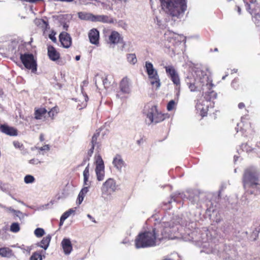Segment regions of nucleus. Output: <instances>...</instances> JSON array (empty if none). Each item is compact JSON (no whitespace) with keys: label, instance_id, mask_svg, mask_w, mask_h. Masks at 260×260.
I'll return each mask as SVG.
<instances>
[{"label":"nucleus","instance_id":"4c0bfd02","mask_svg":"<svg viewBox=\"0 0 260 260\" xmlns=\"http://www.w3.org/2000/svg\"><path fill=\"white\" fill-rule=\"evenodd\" d=\"M13 144L15 148L16 149H19L22 150L24 148L23 144L18 141H14L13 142Z\"/></svg>","mask_w":260,"mask_h":260},{"label":"nucleus","instance_id":"473e14b6","mask_svg":"<svg viewBox=\"0 0 260 260\" xmlns=\"http://www.w3.org/2000/svg\"><path fill=\"white\" fill-rule=\"evenodd\" d=\"M34 233L36 237H41L44 235L45 231L42 228H37L35 230Z\"/></svg>","mask_w":260,"mask_h":260},{"label":"nucleus","instance_id":"c85d7f7f","mask_svg":"<svg viewBox=\"0 0 260 260\" xmlns=\"http://www.w3.org/2000/svg\"><path fill=\"white\" fill-rule=\"evenodd\" d=\"M95 164L96 167H104V161L100 155H98L95 157Z\"/></svg>","mask_w":260,"mask_h":260},{"label":"nucleus","instance_id":"bf43d9fd","mask_svg":"<svg viewBox=\"0 0 260 260\" xmlns=\"http://www.w3.org/2000/svg\"><path fill=\"white\" fill-rule=\"evenodd\" d=\"M116 96H117V98H121L120 94L119 93V92H118V93L116 94Z\"/></svg>","mask_w":260,"mask_h":260},{"label":"nucleus","instance_id":"f257e3e1","mask_svg":"<svg viewBox=\"0 0 260 260\" xmlns=\"http://www.w3.org/2000/svg\"><path fill=\"white\" fill-rule=\"evenodd\" d=\"M167 237L164 226L155 228L152 231L139 233L135 240V246L137 248L154 247Z\"/></svg>","mask_w":260,"mask_h":260},{"label":"nucleus","instance_id":"a878e982","mask_svg":"<svg viewBox=\"0 0 260 260\" xmlns=\"http://www.w3.org/2000/svg\"><path fill=\"white\" fill-rule=\"evenodd\" d=\"M149 80L150 81L151 84L152 86H155L156 88H158L160 87V82L158 75L152 77L151 78L149 79Z\"/></svg>","mask_w":260,"mask_h":260},{"label":"nucleus","instance_id":"e433bc0d","mask_svg":"<svg viewBox=\"0 0 260 260\" xmlns=\"http://www.w3.org/2000/svg\"><path fill=\"white\" fill-rule=\"evenodd\" d=\"M57 113V108L56 107H54L52 108L48 112V114L50 117L52 119H54V117L55 114Z\"/></svg>","mask_w":260,"mask_h":260},{"label":"nucleus","instance_id":"aec40b11","mask_svg":"<svg viewBox=\"0 0 260 260\" xmlns=\"http://www.w3.org/2000/svg\"><path fill=\"white\" fill-rule=\"evenodd\" d=\"M36 24L42 29L44 32L50 28L48 22L42 19H37L36 20Z\"/></svg>","mask_w":260,"mask_h":260},{"label":"nucleus","instance_id":"a18cd8bd","mask_svg":"<svg viewBox=\"0 0 260 260\" xmlns=\"http://www.w3.org/2000/svg\"><path fill=\"white\" fill-rule=\"evenodd\" d=\"M29 162L32 165H37L40 162L38 159L33 158L29 160Z\"/></svg>","mask_w":260,"mask_h":260},{"label":"nucleus","instance_id":"412c9836","mask_svg":"<svg viewBox=\"0 0 260 260\" xmlns=\"http://www.w3.org/2000/svg\"><path fill=\"white\" fill-rule=\"evenodd\" d=\"M0 255L2 257H10L13 255V251L9 247L0 248Z\"/></svg>","mask_w":260,"mask_h":260},{"label":"nucleus","instance_id":"c756f323","mask_svg":"<svg viewBox=\"0 0 260 260\" xmlns=\"http://www.w3.org/2000/svg\"><path fill=\"white\" fill-rule=\"evenodd\" d=\"M30 260H42L41 253L38 251L34 252L30 257Z\"/></svg>","mask_w":260,"mask_h":260},{"label":"nucleus","instance_id":"37998d69","mask_svg":"<svg viewBox=\"0 0 260 260\" xmlns=\"http://www.w3.org/2000/svg\"><path fill=\"white\" fill-rule=\"evenodd\" d=\"M84 196L83 194H80V193L78 194V199H77V202L79 204H80L83 199H84Z\"/></svg>","mask_w":260,"mask_h":260},{"label":"nucleus","instance_id":"a19ab883","mask_svg":"<svg viewBox=\"0 0 260 260\" xmlns=\"http://www.w3.org/2000/svg\"><path fill=\"white\" fill-rule=\"evenodd\" d=\"M56 35V32H55L54 30H52L51 33L49 35V38L50 40H52V41L54 43H56L57 39L55 37Z\"/></svg>","mask_w":260,"mask_h":260},{"label":"nucleus","instance_id":"49530a36","mask_svg":"<svg viewBox=\"0 0 260 260\" xmlns=\"http://www.w3.org/2000/svg\"><path fill=\"white\" fill-rule=\"evenodd\" d=\"M147 75L148 76L149 79L155 77V76L158 75L157 71L154 72V73H148Z\"/></svg>","mask_w":260,"mask_h":260},{"label":"nucleus","instance_id":"6e6552de","mask_svg":"<svg viewBox=\"0 0 260 260\" xmlns=\"http://www.w3.org/2000/svg\"><path fill=\"white\" fill-rule=\"evenodd\" d=\"M59 41L64 48H69L72 45V38L66 31H62L59 35Z\"/></svg>","mask_w":260,"mask_h":260},{"label":"nucleus","instance_id":"2f4dec72","mask_svg":"<svg viewBox=\"0 0 260 260\" xmlns=\"http://www.w3.org/2000/svg\"><path fill=\"white\" fill-rule=\"evenodd\" d=\"M10 230L14 233H17L20 230L19 224L17 222L12 223L10 226Z\"/></svg>","mask_w":260,"mask_h":260},{"label":"nucleus","instance_id":"09e8293b","mask_svg":"<svg viewBox=\"0 0 260 260\" xmlns=\"http://www.w3.org/2000/svg\"><path fill=\"white\" fill-rule=\"evenodd\" d=\"M50 149V147L48 145H46L43 147H42L40 148V150L41 151L43 150H49Z\"/></svg>","mask_w":260,"mask_h":260},{"label":"nucleus","instance_id":"79ce46f5","mask_svg":"<svg viewBox=\"0 0 260 260\" xmlns=\"http://www.w3.org/2000/svg\"><path fill=\"white\" fill-rule=\"evenodd\" d=\"M87 186L84 187L81 190V191L79 192L80 194H83L85 196V194L88 191V187L89 186Z\"/></svg>","mask_w":260,"mask_h":260},{"label":"nucleus","instance_id":"72a5a7b5","mask_svg":"<svg viewBox=\"0 0 260 260\" xmlns=\"http://www.w3.org/2000/svg\"><path fill=\"white\" fill-rule=\"evenodd\" d=\"M176 104L174 100H171L168 104L167 106V109L168 111L173 110L176 106Z\"/></svg>","mask_w":260,"mask_h":260},{"label":"nucleus","instance_id":"393cba45","mask_svg":"<svg viewBox=\"0 0 260 260\" xmlns=\"http://www.w3.org/2000/svg\"><path fill=\"white\" fill-rule=\"evenodd\" d=\"M83 177H84V184L85 185L89 186L90 182L89 181V165H88L83 171Z\"/></svg>","mask_w":260,"mask_h":260},{"label":"nucleus","instance_id":"c03bdc74","mask_svg":"<svg viewBox=\"0 0 260 260\" xmlns=\"http://www.w3.org/2000/svg\"><path fill=\"white\" fill-rule=\"evenodd\" d=\"M94 147L95 146H91V148H90V149L88 151V152H87V155L89 157H91L93 153V150H94Z\"/></svg>","mask_w":260,"mask_h":260},{"label":"nucleus","instance_id":"ea45409f","mask_svg":"<svg viewBox=\"0 0 260 260\" xmlns=\"http://www.w3.org/2000/svg\"><path fill=\"white\" fill-rule=\"evenodd\" d=\"M103 83L105 88H109L111 85V83L109 81L107 77H105L103 79Z\"/></svg>","mask_w":260,"mask_h":260},{"label":"nucleus","instance_id":"ddd939ff","mask_svg":"<svg viewBox=\"0 0 260 260\" xmlns=\"http://www.w3.org/2000/svg\"><path fill=\"white\" fill-rule=\"evenodd\" d=\"M123 42V37L117 31L113 30L108 37V43L110 44H117Z\"/></svg>","mask_w":260,"mask_h":260},{"label":"nucleus","instance_id":"f704fd0d","mask_svg":"<svg viewBox=\"0 0 260 260\" xmlns=\"http://www.w3.org/2000/svg\"><path fill=\"white\" fill-rule=\"evenodd\" d=\"M186 82L191 91H196L197 90L198 87L196 85L194 82H190L186 80Z\"/></svg>","mask_w":260,"mask_h":260},{"label":"nucleus","instance_id":"6e6d98bb","mask_svg":"<svg viewBox=\"0 0 260 260\" xmlns=\"http://www.w3.org/2000/svg\"><path fill=\"white\" fill-rule=\"evenodd\" d=\"M80 59V55L76 56V57H75L76 60H77V61L79 60Z\"/></svg>","mask_w":260,"mask_h":260},{"label":"nucleus","instance_id":"680f3d73","mask_svg":"<svg viewBox=\"0 0 260 260\" xmlns=\"http://www.w3.org/2000/svg\"><path fill=\"white\" fill-rule=\"evenodd\" d=\"M87 216H88V217H89L90 219H91V218H92L91 216L90 215H89V214H88V215H87Z\"/></svg>","mask_w":260,"mask_h":260},{"label":"nucleus","instance_id":"7c9ffc66","mask_svg":"<svg viewBox=\"0 0 260 260\" xmlns=\"http://www.w3.org/2000/svg\"><path fill=\"white\" fill-rule=\"evenodd\" d=\"M100 135V132H96L94 134V135L92 137L91 141V145L92 146H95L97 144L98 138L99 137Z\"/></svg>","mask_w":260,"mask_h":260},{"label":"nucleus","instance_id":"e2e57ef3","mask_svg":"<svg viewBox=\"0 0 260 260\" xmlns=\"http://www.w3.org/2000/svg\"><path fill=\"white\" fill-rule=\"evenodd\" d=\"M64 221H61V220H60V225H61L63 224Z\"/></svg>","mask_w":260,"mask_h":260},{"label":"nucleus","instance_id":"20e7f679","mask_svg":"<svg viewBox=\"0 0 260 260\" xmlns=\"http://www.w3.org/2000/svg\"><path fill=\"white\" fill-rule=\"evenodd\" d=\"M118 185L113 178H108L103 183L101 187V191L103 196H109L117 190Z\"/></svg>","mask_w":260,"mask_h":260},{"label":"nucleus","instance_id":"5fc2aeb1","mask_svg":"<svg viewBox=\"0 0 260 260\" xmlns=\"http://www.w3.org/2000/svg\"><path fill=\"white\" fill-rule=\"evenodd\" d=\"M63 28H64L66 30H68V29L69 26H68V25H67L66 23H64V24H63Z\"/></svg>","mask_w":260,"mask_h":260},{"label":"nucleus","instance_id":"8fccbe9b","mask_svg":"<svg viewBox=\"0 0 260 260\" xmlns=\"http://www.w3.org/2000/svg\"><path fill=\"white\" fill-rule=\"evenodd\" d=\"M238 107L240 109H243L245 107V104L243 102L239 103Z\"/></svg>","mask_w":260,"mask_h":260},{"label":"nucleus","instance_id":"f8f14e48","mask_svg":"<svg viewBox=\"0 0 260 260\" xmlns=\"http://www.w3.org/2000/svg\"><path fill=\"white\" fill-rule=\"evenodd\" d=\"M0 131L7 135L10 136H17L18 134L17 128L10 126L7 124L0 125Z\"/></svg>","mask_w":260,"mask_h":260},{"label":"nucleus","instance_id":"de8ad7c7","mask_svg":"<svg viewBox=\"0 0 260 260\" xmlns=\"http://www.w3.org/2000/svg\"><path fill=\"white\" fill-rule=\"evenodd\" d=\"M207 111L206 109H202L201 111V115L202 117L206 116H207Z\"/></svg>","mask_w":260,"mask_h":260},{"label":"nucleus","instance_id":"2eb2a0df","mask_svg":"<svg viewBox=\"0 0 260 260\" xmlns=\"http://www.w3.org/2000/svg\"><path fill=\"white\" fill-rule=\"evenodd\" d=\"M47 54L49 59L52 61H56L60 57L59 52L52 45L48 46Z\"/></svg>","mask_w":260,"mask_h":260},{"label":"nucleus","instance_id":"4468645a","mask_svg":"<svg viewBox=\"0 0 260 260\" xmlns=\"http://www.w3.org/2000/svg\"><path fill=\"white\" fill-rule=\"evenodd\" d=\"M88 38L91 44L95 45L99 44L100 32L96 28H92L89 31Z\"/></svg>","mask_w":260,"mask_h":260},{"label":"nucleus","instance_id":"423d86ee","mask_svg":"<svg viewBox=\"0 0 260 260\" xmlns=\"http://www.w3.org/2000/svg\"><path fill=\"white\" fill-rule=\"evenodd\" d=\"M164 36L165 39L172 43L173 46L180 44L184 39L183 36L176 34L170 30H168Z\"/></svg>","mask_w":260,"mask_h":260},{"label":"nucleus","instance_id":"dca6fc26","mask_svg":"<svg viewBox=\"0 0 260 260\" xmlns=\"http://www.w3.org/2000/svg\"><path fill=\"white\" fill-rule=\"evenodd\" d=\"M114 166L118 170H121V169L125 167L126 164L123 160L121 155L117 154L114 157L113 162Z\"/></svg>","mask_w":260,"mask_h":260},{"label":"nucleus","instance_id":"0eeeda50","mask_svg":"<svg viewBox=\"0 0 260 260\" xmlns=\"http://www.w3.org/2000/svg\"><path fill=\"white\" fill-rule=\"evenodd\" d=\"M149 111L147 114V117L151 122H159L163 120L162 115L158 113L157 107L155 105L148 106Z\"/></svg>","mask_w":260,"mask_h":260},{"label":"nucleus","instance_id":"603ef678","mask_svg":"<svg viewBox=\"0 0 260 260\" xmlns=\"http://www.w3.org/2000/svg\"><path fill=\"white\" fill-rule=\"evenodd\" d=\"M144 141V140L143 139V138H141L140 139V140H138L137 141V143L138 145H140L141 143H143Z\"/></svg>","mask_w":260,"mask_h":260},{"label":"nucleus","instance_id":"bb28decb","mask_svg":"<svg viewBox=\"0 0 260 260\" xmlns=\"http://www.w3.org/2000/svg\"><path fill=\"white\" fill-rule=\"evenodd\" d=\"M145 68L146 69V72L147 74L150 73H154V72L157 71L154 68L152 63L149 61H146L145 62Z\"/></svg>","mask_w":260,"mask_h":260},{"label":"nucleus","instance_id":"a211bd4d","mask_svg":"<svg viewBox=\"0 0 260 260\" xmlns=\"http://www.w3.org/2000/svg\"><path fill=\"white\" fill-rule=\"evenodd\" d=\"M61 245L66 254H69L72 250V245L70 240L68 239H63L61 242Z\"/></svg>","mask_w":260,"mask_h":260},{"label":"nucleus","instance_id":"f03ea898","mask_svg":"<svg viewBox=\"0 0 260 260\" xmlns=\"http://www.w3.org/2000/svg\"><path fill=\"white\" fill-rule=\"evenodd\" d=\"M161 6L172 17L178 18L186 10V0H160Z\"/></svg>","mask_w":260,"mask_h":260},{"label":"nucleus","instance_id":"052dcab7","mask_svg":"<svg viewBox=\"0 0 260 260\" xmlns=\"http://www.w3.org/2000/svg\"><path fill=\"white\" fill-rule=\"evenodd\" d=\"M236 82L235 81H233V82H232V85H233V86L234 87L235 86V84H236Z\"/></svg>","mask_w":260,"mask_h":260},{"label":"nucleus","instance_id":"1a4fd4ad","mask_svg":"<svg viewBox=\"0 0 260 260\" xmlns=\"http://www.w3.org/2000/svg\"><path fill=\"white\" fill-rule=\"evenodd\" d=\"M166 72L168 76L170 78L173 83L176 85L180 84L179 76L173 66L165 67Z\"/></svg>","mask_w":260,"mask_h":260},{"label":"nucleus","instance_id":"6ab92c4d","mask_svg":"<svg viewBox=\"0 0 260 260\" xmlns=\"http://www.w3.org/2000/svg\"><path fill=\"white\" fill-rule=\"evenodd\" d=\"M47 111L45 108H39L35 109V118L37 120L42 119L45 117V115L47 113Z\"/></svg>","mask_w":260,"mask_h":260},{"label":"nucleus","instance_id":"5701e85b","mask_svg":"<svg viewBox=\"0 0 260 260\" xmlns=\"http://www.w3.org/2000/svg\"><path fill=\"white\" fill-rule=\"evenodd\" d=\"M51 236L50 235L44 237L40 242V246L45 250L47 249L50 242Z\"/></svg>","mask_w":260,"mask_h":260},{"label":"nucleus","instance_id":"9b49d317","mask_svg":"<svg viewBox=\"0 0 260 260\" xmlns=\"http://www.w3.org/2000/svg\"><path fill=\"white\" fill-rule=\"evenodd\" d=\"M255 7L256 6L254 4L249 5L247 2L246 3V9L251 15H252L253 21L256 25H260V13L259 12L256 13Z\"/></svg>","mask_w":260,"mask_h":260},{"label":"nucleus","instance_id":"864d4df0","mask_svg":"<svg viewBox=\"0 0 260 260\" xmlns=\"http://www.w3.org/2000/svg\"><path fill=\"white\" fill-rule=\"evenodd\" d=\"M40 140L42 142L44 141L45 140V139H44V136L43 134H41L40 135Z\"/></svg>","mask_w":260,"mask_h":260},{"label":"nucleus","instance_id":"9d476101","mask_svg":"<svg viewBox=\"0 0 260 260\" xmlns=\"http://www.w3.org/2000/svg\"><path fill=\"white\" fill-rule=\"evenodd\" d=\"M120 91L123 94H129L131 92V80L125 76L119 82Z\"/></svg>","mask_w":260,"mask_h":260},{"label":"nucleus","instance_id":"39448f33","mask_svg":"<svg viewBox=\"0 0 260 260\" xmlns=\"http://www.w3.org/2000/svg\"><path fill=\"white\" fill-rule=\"evenodd\" d=\"M258 175L256 172L250 170H246L243 175V182L244 186H253L258 184Z\"/></svg>","mask_w":260,"mask_h":260},{"label":"nucleus","instance_id":"c9c22d12","mask_svg":"<svg viewBox=\"0 0 260 260\" xmlns=\"http://www.w3.org/2000/svg\"><path fill=\"white\" fill-rule=\"evenodd\" d=\"M73 211L70 209L69 211L65 212L61 216L60 220L61 221H64L72 213Z\"/></svg>","mask_w":260,"mask_h":260},{"label":"nucleus","instance_id":"cd10ccee","mask_svg":"<svg viewBox=\"0 0 260 260\" xmlns=\"http://www.w3.org/2000/svg\"><path fill=\"white\" fill-rule=\"evenodd\" d=\"M127 59L128 62L132 64H135L137 62L136 55L134 53L128 54L127 55Z\"/></svg>","mask_w":260,"mask_h":260},{"label":"nucleus","instance_id":"7ed1b4c3","mask_svg":"<svg viewBox=\"0 0 260 260\" xmlns=\"http://www.w3.org/2000/svg\"><path fill=\"white\" fill-rule=\"evenodd\" d=\"M20 59L26 69L30 70L32 73L37 71V61L32 54L27 53L21 54Z\"/></svg>","mask_w":260,"mask_h":260},{"label":"nucleus","instance_id":"0e129e2a","mask_svg":"<svg viewBox=\"0 0 260 260\" xmlns=\"http://www.w3.org/2000/svg\"><path fill=\"white\" fill-rule=\"evenodd\" d=\"M249 1L250 2H251V1H253V0H249Z\"/></svg>","mask_w":260,"mask_h":260},{"label":"nucleus","instance_id":"13d9d810","mask_svg":"<svg viewBox=\"0 0 260 260\" xmlns=\"http://www.w3.org/2000/svg\"><path fill=\"white\" fill-rule=\"evenodd\" d=\"M210 93L212 95H216V93L214 92V91H211L210 92Z\"/></svg>","mask_w":260,"mask_h":260},{"label":"nucleus","instance_id":"58836bf2","mask_svg":"<svg viewBox=\"0 0 260 260\" xmlns=\"http://www.w3.org/2000/svg\"><path fill=\"white\" fill-rule=\"evenodd\" d=\"M35 178L30 175H27L24 177V182L26 183H31L35 181Z\"/></svg>","mask_w":260,"mask_h":260},{"label":"nucleus","instance_id":"f3484780","mask_svg":"<svg viewBox=\"0 0 260 260\" xmlns=\"http://www.w3.org/2000/svg\"><path fill=\"white\" fill-rule=\"evenodd\" d=\"M93 18V22H101L103 23H113L114 20L113 18L109 17L107 15H94L92 16Z\"/></svg>","mask_w":260,"mask_h":260},{"label":"nucleus","instance_id":"3c124183","mask_svg":"<svg viewBox=\"0 0 260 260\" xmlns=\"http://www.w3.org/2000/svg\"><path fill=\"white\" fill-rule=\"evenodd\" d=\"M83 95H84V100H85V105H84V106H86V105H87V104H86V103H87V102L88 101V96H87V94H86V93H83Z\"/></svg>","mask_w":260,"mask_h":260},{"label":"nucleus","instance_id":"4be33fe9","mask_svg":"<svg viewBox=\"0 0 260 260\" xmlns=\"http://www.w3.org/2000/svg\"><path fill=\"white\" fill-rule=\"evenodd\" d=\"M95 173L98 181H102L105 177V167H95Z\"/></svg>","mask_w":260,"mask_h":260},{"label":"nucleus","instance_id":"b1692460","mask_svg":"<svg viewBox=\"0 0 260 260\" xmlns=\"http://www.w3.org/2000/svg\"><path fill=\"white\" fill-rule=\"evenodd\" d=\"M78 15L79 18L82 20H90L91 21H93V18L92 16H94L92 14L82 12H79Z\"/></svg>","mask_w":260,"mask_h":260},{"label":"nucleus","instance_id":"4d7b16f0","mask_svg":"<svg viewBox=\"0 0 260 260\" xmlns=\"http://www.w3.org/2000/svg\"><path fill=\"white\" fill-rule=\"evenodd\" d=\"M237 10H238V13H239V14H240V13H241V9H240V8L239 7H238V6L237 7Z\"/></svg>","mask_w":260,"mask_h":260}]
</instances>
